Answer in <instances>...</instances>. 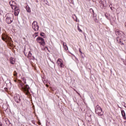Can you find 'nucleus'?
I'll list each match as a JSON object with an SVG mask.
<instances>
[{
  "label": "nucleus",
  "instance_id": "cd10ccee",
  "mask_svg": "<svg viewBox=\"0 0 126 126\" xmlns=\"http://www.w3.org/2000/svg\"><path fill=\"white\" fill-rule=\"evenodd\" d=\"M122 104L123 105V106H124V107H125V106H126V102H122Z\"/></svg>",
  "mask_w": 126,
  "mask_h": 126
},
{
  "label": "nucleus",
  "instance_id": "f03ea898",
  "mask_svg": "<svg viewBox=\"0 0 126 126\" xmlns=\"http://www.w3.org/2000/svg\"><path fill=\"white\" fill-rule=\"evenodd\" d=\"M29 89H30V88L29 87V86H28V85H26L24 87H22V90L24 92V93H25L26 95H30Z\"/></svg>",
  "mask_w": 126,
  "mask_h": 126
},
{
  "label": "nucleus",
  "instance_id": "1a4fd4ad",
  "mask_svg": "<svg viewBox=\"0 0 126 126\" xmlns=\"http://www.w3.org/2000/svg\"><path fill=\"white\" fill-rule=\"evenodd\" d=\"M14 9V15H15V16H17V15L19 14V12L20 11V10H19V8H18V7H15Z\"/></svg>",
  "mask_w": 126,
  "mask_h": 126
},
{
  "label": "nucleus",
  "instance_id": "58836bf2",
  "mask_svg": "<svg viewBox=\"0 0 126 126\" xmlns=\"http://www.w3.org/2000/svg\"><path fill=\"white\" fill-rule=\"evenodd\" d=\"M0 126H2V123L1 122H0Z\"/></svg>",
  "mask_w": 126,
  "mask_h": 126
},
{
  "label": "nucleus",
  "instance_id": "6ab92c4d",
  "mask_svg": "<svg viewBox=\"0 0 126 126\" xmlns=\"http://www.w3.org/2000/svg\"><path fill=\"white\" fill-rule=\"evenodd\" d=\"M105 16L106 18H107V19H108L110 21H111V20H112V19H111V17L108 16L106 14H105Z\"/></svg>",
  "mask_w": 126,
  "mask_h": 126
},
{
  "label": "nucleus",
  "instance_id": "39448f33",
  "mask_svg": "<svg viewBox=\"0 0 126 126\" xmlns=\"http://www.w3.org/2000/svg\"><path fill=\"white\" fill-rule=\"evenodd\" d=\"M2 40L6 42V43H7V42H8V43H10V42L12 41V39H11V38L7 35L2 36Z\"/></svg>",
  "mask_w": 126,
  "mask_h": 126
},
{
  "label": "nucleus",
  "instance_id": "37998d69",
  "mask_svg": "<svg viewBox=\"0 0 126 126\" xmlns=\"http://www.w3.org/2000/svg\"><path fill=\"white\" fill-rule=\"evenodd\" d=\"M101 5H102V7H103V6H104V4H101Z\"/></svg>",
  "mask_w": 126,
  "mask_h": 126
},
{
  "label": "nucleus",
  "instance_id": "a19ab883",
  "mask_svg": "<svg viewBox=\"0 0 126 126\" xmlns=\"http://www.w3.org/2000/svg\"><path fill=\"white\" fill-rule=\"evenodd\" d=\"M41 0V1H47V0Z\"/></svg>",
  "mask_w": 126,
  "mask_h": 126
},
{
  "label": "nucleus",
  "instance_id": "ea45409f",
  "mask_svg": "<svg viewBox=\"0 0 126 126\" xmlns=\"http://www.w3.org/2000/svg\"><path fill=\"white\" fill-rule=\"evenodd\" d=\"M24 83L26 84V80L24 79Z\"/></svg>",
  "mask_w": 126,
  "mask_h": 126
},
{
  "label": "nucleus",
  "instance_id": "423d86ee",
  "mask_svg": "<svg viewBox=\"0 0 126 126\" xmlns=\"http://www.w3.org/2000/svg\"><path fill=\"white\" fill-rule=\"evenodd\" d=\"M14 99L17 103H20L21 99H20V95L19 94H15L14 95Z\"/></svg>",
  "mask_w": 126,
  "mask_h": 126
},
{
  "label": "nucleus",
  "instance_id": "a211bd4d",
  "mask_svg": "<svg viewBox=\"0 0 126 126\" xmlns=\"http://www.w3.org/2000/svg\"><path fill=\"white\" fill-rule=\"evenodd\" d=\"M52 64L51 65H49V66L51 68H53V67H55V63L52 62Z\"/></svg>",
  "mask_w": 126,
  "mask_h": 126
},
{
  "label": "nucleus",
  "instance_id": "4468645a",
  "mask_svg": "<svg viewBox=\"0 0 126 126\" xmlns=\"http://www.w3.org/2000/svg\"><path fill=\"white\" fill-rule=\"evenodd\" d=\"M26 9L27 11V12H31V9L30 8V7H29V5H27L26 6Z\"/></svg>",
  "mask_w": 126,
  "mask_h": 126
},
{
  "label": "nucleus",
  "instance_id": "de8ad7c7",
  "mask_svg": "<svg viewBox=\"0 0 126 126\" xmlns=\"http://www.w3.org/2000/svg\"><path fill=\"white\" fill-rule=\"evenodd\" d=\"M37 36H38V34H36V35H35V37H37Z\"/></svg>",
  "mask_w": 126,
  "mask_h": 126
},
{
  "label": "nucleus",
  "instance_id": "09e8293b",
  "mask_svg": "<svg viewBox=\"0 0 126 126\" xmlns=\"http://www.w3.org/2000/svg\"><path fill=\"white\" fill-rule=\"evenodd\" d=\"M14 81H15V82H16V80H15Z\"/></svg>",
  "mask_w": 126,
  "mask_h": 126
},
{
  "label": "nucleus",
  "instance_id": "bb28decb",
  "mask_svg": "<svg viewBox=\"0 0 126 126\" xmlns=\"http://www.w3.org/2000/svg\"><path fill=\"white\" fill-rule=\"evenodd\" d=\"M70 3H73V0H68Z\"/></svg>",
  "mask_w": 126,
  "mask_h": 126
},
{
  "label": "nucleus",
  "instance_id": "ddd939ff",
  "mask_svg": "<svg viewBox=\"0 0 126 126\" xmlns=\"http://www.w3.org/2000/svg\"><path fill=\"white\" fill-rule=\"evenodd\" d=\"M121 114H122V117H123L124 120H126V112H125V110H122Z\"/></svg>",
  "mask_w": 126,
  "mask_h": 126
},
{
  "label": "nucleus",
  "instance_id": "f704fd0d",
  "mask_svg": "<svg viewBox=\"0 0 126 126\" xmlns=\"http://www.w3.org/2000/svg\"><path fill=\"white\" fill-rule=\"evenodd\" d=\"M76 92L77 94H79V95H80V97H81V95H80V94H79V93H78V92L76 91Z\"/></svg>",
  "mask_w": 126,
  "mask_h": 126
},
{
  "label": "nucleus",
  "instance_id": "473e14b6",
  "mask_svg": "<svg viewBox=\"0 0 126 126\" xmlns=\"http://www.w3.org/2000/svg\"><path fill=\"white\" fill-rule=\"evenodd\" d=\"M76 92L77 94H79V95H80V97H81V95H80V94H79V93H78V92L76 91Z\"/></svg>",
  "mask_w": 126,
  "mask_h": 126
},
{
  "label": "nucleus",
  "instance_id": "5701e85b",
  "mask_svg": "<svg viewBox=\"0 0 126 126\" xmlns=\"http://www.w3.org/2000/svg\"><path fill=\"white\" fill-rule=\"evenodd\" d=\"M14 75L15 76H17V72H16V71H14Z\"/></svg>",
  "mask_w": 126,
  "mask_h": 126
},
{
  "label": "nucleus",
  "instance_id": "a18cd8bd",
  "mask_svg": "<svg viewBox=\"0 0 126 126\" xmlns=\"http://www.w3.org/2000/svg\"><path fill=\"white\" fill-rule=\"evenodd\" d=\"M5 90H6L7 89V88H4Z\"/></svg>",
  "mask_w": 126,
  "mask_h": 126
},
{
  "label": "nucleus",
  "instance_id": "f8f14e48",
  "mask_svg": "<svg viewBox=\"0 0 126 126\" xmlns=\"http://www.w3.org/2000/svg\"><path fill=\"white\" fill-rule=\"evenodd\" d=\"M10 63L11 64H14V63H15V59L11 57L10 59Z\"/></svg>",
  "mask_w": 126,
  "mask_h": 126
},
{
  "label": "nucleus",
  "instance_id": "c85d7f7f",
  "mask_svg": "<svg viewBox=\"0 0 126 126\" xmlns=\"http://www.w3.org/2000/svg\"><path fill=\"white\" fill-rule=\"evenodd\" d=\"M79 52L80 53V54H82V52L81 51V48L79 49Z\"/></svg>",
  "mask_w": 126,
  "mask_h": 126
},
{
  "label": "nucleus",
  "instance_id": "f3484780",
  "mask_svg": "<svg viewBox=\"0 0 126 126\" xmlns=\"http://www.w3.org/2000/svg\"><path fill=\"white\" fill-rule=\"evenodd\" d=\"M5 83L7 85V84L8 85L11 86V83L10 82V80H7V81H5Z\"/></svg>",
  "mask_w": 126,
  "mask_h": 126
},
{
  "label": "nucleus",
  "instance_id": "5fc2aeb1",
  "mask_svg": "<svg viewBox=\"0 0 126 126\" xmlns=\"http://www.w3.org/2000/svg\"><path fill=\"white\" fill-rule=\"evenodd\" d=\"M111 9H112V8H111Z\"/></svg>",
  "mask_w": 126,
  "mask_h": 126
},
{
  "label": "nucleus",
  "instance_id": "c756f323",
  "mask_svg": "<svg viewBox=\"0 0 126 126\" xmlns=\"http://www.w3.org/2000/svg\"><path fill=\"white\" fill-rule=\"evenodd\" d=\"M94 21H95V22H96V23L98 22V19H97V18H95L94 19Z\"/></svg>",
  "mask_w": 126,
  "mask_h": 126
},
{
  "label": "nucleus",
  "instance_id": "8fccbe9b",
  "mask_svg": "<svg viewBox=\"0 0 126 126\" xmlns=\"http://www.w3.org/2000/svg\"><path fill=\"white\" fill-rule=\"evenodd\" d=\"M0 30H1V29L0 27Z\"/></svg>",
  "mask_w": 126,
  "mask_h": 126
},
{
  "label": "nucleus",
  "instance_id": "e433bc0d",
  "mask_svg": "<svg viewBox=\"0 0 126 126\" xmlns=\"http://www.w3.org/2000/svg\"><path fill=\"white\" fill-rule=\"evenodd\" d=\"M119 37H117V42H118V43H119Z\"/></svg>",
  "mask_w": 126,
  "mask_h": 126
},
{
  "label": "nucleus",
  "instance_id": "603ef678",
  "mask_svg": "<svg viewBox=\"0 0 126 126\" xmlns=\"http://www.w3.org/2000/svg\"><path fill=\"white\" fill-rule=\"evenodd\" d=\"M46 4H48V3H46Z\"/></svg>",
  "mask_w": 126,
  "mask_h": 126
},
{
  "label": "nucleus",
  "instance_id": "6e6552de",
  "mask_svg": "<svg viewBox=\"0 0 126 126\" xmlns=\"http://www.w3.org/2000/svg\"><path fill=\"white\" fill-rule=\"evenodd\" d=\"M57 64H58V65L60 66V67L63 68V66H64V65H63V62H62V59H59L57 60Z\"/></svg>",
  "mask_w": 126,
  "mask_h": 126
},
{
  "label": "nucleus",
  "instance_id": "393cba45",
  "mask_svg": "<svg viewBox=\"0 0 126 126\" xmlns=\"http://www.w3.org/2000/svg\"><path fill=\"white\" fill-rule=\"evenodd\" d=\"M31 56H32V53L30 51L28 54V57H31Z\"/></svg>",
  "mask_w": 126,
  "mask_h": 126
},
{
  "label": "nucleus",
  "instance_id": "72a5a7b5",
  "mask_svg": "<svg viewBox=\"0 0 126 126\" xmlns=\"http://www.w3.org/2000/svg\"><path fill=\"white\" fill-rule=\"evenodd\" d=\"M76 92L77 94H79V95H80V97H81V95H80V94H79V93H78V92L76 91Z\"/></svg>",
  "mask_w": 126,
  "mask_h": 126
},
{
  "label": "nucleus",
  "instance_id": "7ed1b4c3",
  "mask_svg": "<svg viewBox=\"0 0 126 126\" xmlns=\"http://www.w3.org/2000/svg\"><path fill=\"white\" fill-rule=\"evenodd\" d=\"M95 113L98 115V116H102L104 112L102 111V108L99 105H96L95 107Z\"/></svg>",
  "mask_w": 126,
  "mask_h": 126
},
{
  "label": "nucleus",
  "instance_id": "c03bdc74",
  "mask_svg": "<svg viewBox=\"0 0 126 126\" xmlns=\"http://www.w3.org/2000/svg\"><path fill=\"white\" fill-rule=\"evenodd\" d=\"M45 48L48 50V47L46 46Z\"/></svg>",
  "mask_w": 126,
  "mask_h": 126
},
{
  "label": "nucleus",
  "instance_id": "79ce46f5",
  "mask_svg": "<svg viewBox=\"0 0 126 126\" xmlns=\"http://www.w3.org/2000/svg\"><path fill=\"white\" fill-rule=\"evenodd\" d=\"M120 45H125V44L124 43H121Z\"/></svg>",
  "mask_w": 126,
  "mask_h": 126
},
{
  "label": "nucleus",
  "instance_id": "0eeeda50",
  "mask_svg": "<svg viewBox=\"0 0 126 126\" xmlns=\"http://www.w3.org/2000/svg\"><path fill=\"white\" fill-rule=\"evenodd\" d=\"M9 4L11 6L12 9H14V7H17V4L14 1H10Z\"/></svg>",
  "mask_w": 126,
  "mask_h": 126
},
{
  "label": "nucleus",
  "instance_id": "9d476101",
  "mask_svg": "<svg viewBox=\"0 0 126 126\" xmlns=\"http://www.w3.org/2000/svg\"><path fill=\"white\" fill-rule=\"evenodd\" d=\"M116 35H118L120 37H121V36L124 35V32L121 31L117 30L116 31Z\"/></svg>",
  "mask_w": 126,
  "mask_h": 126
},
{
  "label": "nucleus",
  "instance_id": "4c0bfd02",
  "mask_svg": "<svg viewBox=\"0 0 126 126\" xmlns=\"http://www.w3.org/2000/svg\"><path fill=\"white\" fill-rule=\"evenodd\" d=\"M118 43H120V45H121V43H122V41H121V39H120V41H119V42H118Z\"/></svg>",
  "mask_w": 126,
  "mask_h": 126
},
{
  "label": "nucleus",
  "instance_id": "3c124183",
  "mask_svg": "<svg viewBox=\"0 0 126 126\" xmlns=\"http://www.w3.org/2000/svg\"><path fill=\"white\" fill-rule=\"evenodd\" d=\"M83 126H84V123L83 124Z\"/></svg>",
  "mask_w": 126,
  "mask_h": 126
},
{
  "label": "nucleus",
  "instance_id": "9b49d317",
  "mask_svg": "<svg viewBox=\"0 0 126 126\" xmlns=\"http://www.w3.org/2000/svg\"><path fill=\"white\" fill-rule=\"evenodd\" d=\"M61 43H63V47L65 51H67L68 50V47H67V45H66V43L65 42H63V41H61Z\"/></svg>",
  "mask_w": 126,
  "mask_h": 126
},
{
  "label": "nucleus",
  "instance_id": "20e7f679",
  "mask_svg": "<svg viewBox=\"0 0 126 126\" xmlns=\"http://www.w3.org/2000/svg\"><path fill=\"white\" fill-rule=\"evenodd\" d=\"M32 28L34 31H38L39 30V26L38 23L36 21H33L32 23Z\"/></svg>",
  "mask_w": 126,
  "mask_h": 126
},
{
  "label": "nucleus",
  "instance_id": "49530a36",
  "mask_svg": "<svg viewBox=\"0 0 126 126\" xmlns=\"http://www.w3.org/2000/svg\"><path fill=\"white\" fill-rule=\"evenodd\" d=\"M35 34H38V32H35Z\"/></svg>",
  "mask_w": 126,
  "mask_h": 126
},
{
  "label": "nucleus",
  "instance_id": "b1692460",
  "mask_svg": "<svg viewBox=\"0 0 126 126\" xmlns=\"http://www.w3.org/2000/svg\"><path fill=\"white\" fill-rule=\"evenodd\" d=\"M40 36H41L42 37H44L45 36V33L43 32L40 33Z\"/></svg>",
  "mask_w": 126,
  "mask_h": 126
},
{
  "label": "nucleus",
  "instance_id": "a878e982",
  "mask_svg": "<svg viewBox=\"0 0 126 126\" xmlns=\"http://www.w3.org/2000/svg\"><path fill=\"white\" fill-rule=\"evenodd\" d=\"M5 122H6V125H9L10 123H9V121H8V120H6Z\"/></svg>",
  "mask_w": 126,
  "mask_h": 126
},
{
  "label": "nucleus",
  "instance_id": "f257e3e1",
  "mask_svg": "<svg viewBox=\"0 0 126 126\" xmlns=\"http://www.w3.org/2000/svg\"><path fill=\"white\" fill-rule=\"evenodd\" d=\"M13 21V14L11 13L7 14L6 15V22L8 24L12 23Z\"/></svg>",
  "mask_w": 126,
  "mask_h": 126
},
{
  "label": "nucleus",
  "instance_id": "864d4df0",
  "mask_svg": "<svg viewBox=\"0 0 126 126\" xmlns=\"http://www.w3.org/2000/svg\"><path fill=\"white\" fill-rule=\"evenodd\" d=\"M78 126H80V125H78Z\"/></svg>",
  "mask_w": 126,
  "mask_h": 126
},
{
  "label": "nucleus",
  "instance_id": "412c9836",
  "mask_svg": "<svg viewBox=\"0 0 126 126\" xmlns=\"http://www.w3.org/2000/svg\"><path fill=\"white\" fill-rule=\"evenodd\" d=\"M80 55L81 58L82 59H84V57L83 56V55H84V53H83L82 52V54L80 53Z\"/></svg>",
  "mask_w": 126,
  "mask_h": 126
},
{
  "label": "nucleus",
  "instance_id": "aec40b11",
  "mask_svg": "<svg viewBox=\"0 0 126 126\" xmlns=\"http://www.w3.org/2000/svg\"><path fill=\"white\" fill-rule=\"evenodd\" d=\"M90 12H91V13L93 14V15H94V10H93V9L92 8L90 9Z\"/></svg>",
  "mask_w": 126,
  "mask_h": 126
},
{
  "label": "nucleus",
  "instance_id": "2f4dec72",
  "mask_svg": "<svg viewBox=\"0 0 126 126\" xmlns=\"http://www.w3.org/2000/svg\"><path fill=\"white\" fill-rule=\"evenodd\" d=\"M76 92L77 94H79V95H80V97H81V95H80V94H79V93H78V92L76 91Z\"/></svg>",
  "mask_w": 126,
  "mask_h": 126
},
{
  "label": "nucleus",
  "instance_id": "2eb2a0df",
  "mask_svg": "<svg viewBox=\"0 0 126 126\" xmlns=\"http://www.w3.org/2000/svg\"><path fill=\"white\" fill-rule=\"evenodd\" d=\"M43 40H44L43 38L38 36L37 38H36V41L37 42H38L39 43V42H40L39 41H43Z\"/></svg>",
  "mask_w": 126,
  "mask_h": 126
},
{
  "label": "nucleus",
  "instance_id": "7c9ffc66",
  "mask_svg": "<svg viewBox=\"0 0 126 126\" xmlns=\"http://www.w3.org/2000/svg\"><path fill=\"white\" fill-rule=\"evenodd\" d=\"M76 92L77 94H79V95H80V97H81V95H80V94H79V93H78V92L76 91Z\"/></svg>",
  "mask_w": 126,
  "mask_h": 126
},
{
  "label": "nucleus",
  "instance_id": "dca6fc26",
  "mask_svg": "<svg viewBox=\"0 0 126 126\" xmlns=\"http://www.w3.org/2000/svg\"><path fill=\"white\" fill-rule=\"evenodd\" d=\"M38 43H39V44H41V46H45V39H43V40L38 42Z\"/></svg>",
  "mask_w": 126,
  "mask_h": 126
},
{
  "label": "nucleus",
  "instance_id": "4be33fe9",
  "mask_svg": "<svg viewBox=\"0 0 126 126\" xmlns=\"http://www.w3.org/2000/svg\"><path fill=\"white\" fill-rule=\"evenodd\" d=\"M77 28H78V30L79 31V32H82V30H81V29H80V28H79V26H78Z\"/></svg>",
  "mask_w": 126,
  "mask_h": 126
},
{
  "label": "nucleus",
  "instance_id": "c9c22d12",
  "mask_svg": "<svg viewBox=\"0 0 126 126\" xmlns=\"http://www.w3.org/2000/svg\"><path fill=\"white\" fill-rule=\"evenodd\" d=\"M76 92L77 94H79V95H80V97H81V95H80V94H79V93H78V92L76 91Z\"/></svg>",
  "mask_w": 126,
  "mask_h": 126
}]
</instances>
